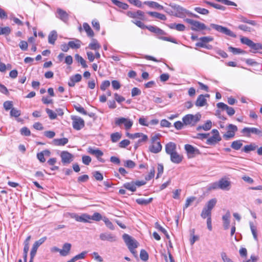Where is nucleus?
Listing matches in <instances>:
<instances>
[{
    "instance_id": "obj_1",
    "label": "nucleus",
    "mask_w": 262,
    "mask_h": 262,
    "mask_svg": "<svg viewBox=\"0 0 262 262\" xmlns=\"http://www.w3.org/2000/svg\"><path fill=\"white\" fill-rule=\"evenodd\" d=\"M169 6H170L174 10L176 11V13L174 14V16L180 17L183 18L185 16L186 14L188 15L193 16L194 17H198V16L196 14H194L183 7L176 5L174 4H170Z\"/></svg>"
},
{
    "instance_id": "obj_2",
    "label": "nucleus",
    "mask_w": 262,
    "mask_h": 262,
    "mask_svg": "<svg viewBox=\"0 0 262 262\" xmlns=\"http://www.w3.org/2000/svg\"><path fill=\"white\" fill-rule=\"evenodd\" d=\"M201 118V115L197 113L195 115L187 114L184 116L182 120L185 125L194 126L200 121Z\"/></svg>"
},
{
    "instance_id": "obj_3",
    "label": "nucleus",
    "mask_w": 262,
    "mask_h": 262,
    "mask_svg": "<svg viewBox=\"0 0 262 262\" xmlns=\"http://www.w3.org/2000/svg\"><path fill=\"white\" fill-rule=\"evenodd\" d=\"M123 238L130 251L135 254L136 253L135 249L138 247L139 244L138 242L127 234H123Z\"/></svg>"
},
{
    "instance_id": "obj_4",
    "label": "nucleus",
    "mask_w": 262,
    "mask_h": 262,
    "mask_svg": "<svg viewBox=\"0 0 262 262\" xmlns=\"http://www.w3.org/2000/svg\"><path fill=\"white\" fill-rule=\"evenodd\" d=\"M185 21L191 26V29L193 31H199L207 29L210 30L204 23L199 21L189 18L185 19Z\"/></svg>"
},
{
    "instance_id": "obj_5",
    "label": "nucleus",
    "mask_w": 262,
    "mask_h": 262,
    "mask_svg": "<svg viewBox=\"0 0 262 262\" xmlns=\"http://www.w3.org/2000/svg\"><path fill=\"white\" fill-rule=\"evenodd\" d=\"M198 40L199 41L195 43V46L196 47L204 48L209 50L212 48V46L211 45L207 44V43L213 40V38L212 36L202 37L199 38Z\"/></svg>"
},
{
    "instance_id": "obj_6",
    "label": "nucleus",
    "mask_w": 262,
    "mask_h": 262,
    "mask_svg": "<svg viewBox=\"0 0 262 262\" xmlns=\"http://www.w3.org/2000/svg\"><path fill=\"white\" fill-rule=\"evenodd\" d=\"M210 26L215 30L232 37H236V35L228 28L221 25L211 24Z\"/></svg>"
},
{
    "instance_id": "obj_7",
    "label": "nucleus",
    "mask_w": 262,
    "mask_h": 262,
    "mask_svg": "<svg viewBox=\"0 0 262 262\" xmlns=\"http://www.w3.org/2000/svg\"><path fill=\"white\" fill-rule=\"evenodd\" d=\"M115 124L119 126H121L122 124H124L125 129L128 130L132 127L133 122L128 118L121 117L115 120Z\"/></svg>"
},
{
    "instance_id": "obj_8",
    "label": "nucleus",
    "mask_w": 262,
    "mask_h": 262,
    "mask_svg": "<svg viewBox=\"0 0 262 262\" xmlns=\"http://www.w3.org/2000/svg\"><path fill=\"white\" fill-rule=\"evenodd\" d=\"M211 133L213 134V136L208 138L206 141V143L210 145H215L222 140L219 132L217 129H212Z\"/></svg>"
},
{
    "instance_id": "obj_9",
    "label": "nucleus",
    "mask_w": 262,
    "mask_h": 262,
    "mask_svg": "<svg viewBox=\"0 0 262 262\" xmlns=\"http://www.w3.org/2000/svg\"><path fill=\"white\" fill-rule=\"evenodd\" d=\"M242 133L245 135L247 137H250L251 134L260 135L262 133V131L258 128L256 127H244L241 131Z\"/></svg>"
},
{
    "instance_id": "obj_10",
    "label": "nucleus",
    "mask_w": 262,
    "mask_h": 262,
    "mask_svg": "<svg viewBox=\"0 0 262 262\" xmlns=\"http://www.w3.org/2000/svg\"><path fill=\"white\" fill-rule=\"evenodd\" d=\"M72 119L73 127L75 129L79 130L84 126V121L81 118L74 116L72 118Z\"/></svg>"
},
{
    "instance_id": "obj_11",
    "label": "nucleus",
    "mask_w": 262,
    "mask_h": 262,
    "mask_svg": "<svg viewBox=\"0 0 262 262\" xmlns=\"http://www.w3.org/2000/svg\"><path fill=\"white\" fill-rule=\"evenodd\" d=\"M61 162L64 164H69L73 161L74 156L67 151H62L60 154Z\"/></svg>"
},
{
    "instance_id": "obj_12",
    "label": "nucleus",
    "mask_w": 262,
    "mask_h": 262,
    "mask_svg": "<svg viewBox=\"0 0 262 262\" xmlns=\"http://www.w3.org/2000/svg\"><path fill=\"white\" fill-rule=\"evenodd\" d=\"M237 130V126L236 125L230 124L228 126V131L227 132L226 134L224 135L223 137L226 140L233 138L235 136V133Z\"/></svg>"
},
{
    "instance_id": "obj_13",
    "label": "nucleus",
    "mask_w": 262,
    "mask_h": 262,
    "mask_svg": "<svg viewBox=\"0 0 262 262\" xmlns=\"http://www.w3.org/2000/svg\"><path fill=\"white\" fill-rule=\"evenodd\" d=\"M126 15L130 18H137L142 20L145 19L144 12L141 10H138L136 12L127 11Z\"/></svg>"
},
{
    "instance_id": "obj_14",
    "label": "nucleus",
    "mask_w": 262,
    "mask_h": 262,
    "mask_svg": "<svg viewBox=\"0 0 262 262\" xmlns=\"http://www.w3.org/2000/svg\"><path fill=\"white\" fill-rule=\"evenodd\" d=\"M219 188L223 190H229L231 187V182L226 178H223L218 181Z\"/></svg>"
},
{
    "instance_id": "obj_15",
    "label": "nucleus",
    "mask_w": 262,
    "mask_h": 262,
    "mask_svg": "<svg viewBox=\"0 0 262 262\" xmlns=\"http://www.w3.org/2000/svg\"><path fill=\"white\" fill-rule=\"evenodd\" d=\"M99 237L100 239L103 241L114 242L117 240V237L114 234L108 232L102 233L100 234Z\"/></svg>"
},
{
    "instance_id": "obj_16",
    "label": "nucleus",
    "mask_w": 262,
    "mask_h": 262,
    "mask_svg": "<svg viewBox=\"0 0 262 262\" xmlns=\"http://www.w3.org/2000/svg\"><path fill=\"white\" fill-rule=\"evenodd\" d=\"M88 152L91 154V155H94L95 156H96V157L97 158V159L101 162H104V160H103L101 157L102 156H103V152L100 150V149H94L91 147H89L88 148Z\"/></svg>"
},
{
    "instance_id": "obj_17",
    "label": "nucleus",
    "mask_w": 262,
    "mask_h": 262,
    "mask_svg": "<svg viewBox=\"0 0 262 262\" xmlns=\"http://www.w3.org/2000/svg\"><path fill=\"white\" fill-rule=\"evenodd\" d=\"M216 106L219 108H221L223 110H226L229 116H231L235 114V111L233 107L228 106L223 102L217 103Z\"/></svg>"
},
{
    "instance_id": "obj_18",
    "label": "nucleus",
    "mask_w": 262,
    "mask_h": 262,
    "mask_svg": "<svg viewBox=\"0 0 262 262\" xmlns=\"http://www.w3.org/2000/svg\"><path fill=\"white\" fill-rule=\"evenodd\" d=\"M162 148V146L160 142H156L151 143L150 145L148 147V150L152 153L158 154L160 152Z\"/></svg>"
},
{
    "instance_id": "obj_19",
    "label": "nucleus",
    "mask_w": 262,
    "mask_h": 262,
    "mask_svg": "<svg viewBox=\"0 0 262 262\" xmlns=\"http://www.w3.org/2000/svg\"><path fill=\"white\" fill-rule=\"evenodd\" d=\"M57 13L58 14L57 17L61 20L66 23L69 20V15L66 11L61 9V8H57Z\"/></svg>"
},
{
    "instance_id": "obj_20",
    "label": "nucleus",
    "mask_w": 262,
    "mask_h": 262,
    "mask_svg": "<svg viewBox=\"0 0 262 262\" xmlns=\"http://www.w3.org/2000/svg\"><path fill=\"white\" fill-rule=\"evenodd\" d=\"M165 151L169 155L176 152V144L172 142L168 143L165 145Z\"/></svg>"
},
{
    "instance_id": "obj_21",
    "label": "nucleus",
    "mask_w": 262,
    "mask_h": 262,
    "mask_svg": "<svg viewBox=\"0 0 262 262\" xmlns=\"http://www.w3.org/2000/svg\"><path fill=\"white\" fill-rule=\"evenodd\" d=\"M171 161L176 164L180 163L183 160V156L179 155L177 151L170 155Z\"/></svg>"
},
{
    "instance_id": "obj_22",
    "label": "nucleus",
    "mask_w": 262,
    "mask_h": 262,
    "mask_svg": "<svg viewBox=\"0 0 262 262\" xmlns=\"http://www.w3.org/2000/svg\"><path fill=\"white\" fill-rule=\"evenodd\" d=\"M230 213L229 211H227L225 215L222 217L223 221V226L225 229H228L230 225Z\"/></svg>"
},
{
    "instance_id": "obj_23",
    "label": "nucleus",
    "mask_w": 262,
    "mask_h": 262,
    "mask_svg": "<svg viewBox=\"0 0 262 262\" xmlns=\"http://www.w3.org/2000/svg\"><path fill=\"white\" fill-rule=\"evenodd\" d=\"M195 105L199 107L204 106L207 104V100L204 95H200L198 96L195 103Z\"/></svg>"
},
{
    "instance_id": "obj_24",
    "label": "nucleus",
    "mask_w": 262,
    "mask_h": 262,
    "mask_svg": "<svg viewBox=\"0 0 262 262\" xmlns=\"http://www.w3.org/2000/svg\"><path fill=\"white\" fill-rule=\"evenodd\" d=\"M69 140L67 138L61 139H54L52 141V143L55 146H64L68 143Z\"/></svg>"
},
{
    "instance_id": "obj_25",
    "label": "nucleus",
    "mask_w": 262,
    "mask_h": 262,
    "mask_svg": "<svg viewBox=\"0 0 262 262\" xmlns=\"http://www.w3.org/2000/svg\"><path fill=\"white\" fill-rule=\"evenodd\" d=\"M71 248V244L70 243H65L62 247V249H60V254L61 256H67L69 253Z\"/></svg>"
},
{
    "instance_id": "obj_26",
    "label": "nucleus",
    "mask_w": 262,
    "mask_h": 262,
    "mask_svg": "<svg viewBox=\"0 0 262 262\" xmlns=\"http://www.w3.org/2000/svg\"><path fill=\"white\" fill-rule=\"evenodd\" d=\"M68 43L70 48H71L72 49H79L82 44L81 41L78 39H75L74 40L70 41Z\"/></svg>"
},
{
    "instance_id": "obj_27",
    "label": "nucleus",
    "mask_w": 262,
    "mask_h": 262,
    "mask_svg": "<svg viewBox=\"0 0 262 262\" xmlns=\"http://www.w3.org/2000/svg\"><path fill=\"white\" fill-rule=\"evenodd\" d=\"M57 38V33L55 30L52 31L48 36V42L49 43L54 45Z\"/></svg>"
},
{
    "instance_id": "obj_28",
    "label": "nucleus",
    "mask_w": 262,
    "mask_h": 262,
    "mask_svg": "<svg viewBox=\"0 0 262 262\" xmlns=\"http://www.w3.org/2000/svg\"><path fill=\"white\" fill-rule=\"evenodd\" d=\"M144 4L151 8H155L159 10H163L164 9L162 5H160L159 4L155 2L145 1L144 2Z\"/></svg>"
},
{
    "instance_id": "obj_29",
    "label": "nucleus",
    "mask_w": 262,
    "mask_h": 262,
    "mask_svg": "<svg viewBox=\"0 0 262 262\" xmlns=\"http://www.w3.org/2000/svg\"><path fill=\"white\" fill-rule=\"evenodd\" d=\"M88 48L91 50H97L101 48V46L96 39L93 38L91 42L89 45Z\"/></svg>"
},
{
    "instance_id": "obj_30",
    "label": "nucleus",
    "mask_w": 262,
    "mask_h": 262,
    "mask_svg": "<svg viewBox=\"0 0 262 262\" xmlns=\"http://www.w3.org/2000/svg\"><path fill=\"white\" fill-rule=\"evenodd\" d=\"M257 148V145L254 143H250L249 145H245L243 149V151L248 153L251 151L255 150Z\"/></svg>"
},
{
    "instance_id": "obj_31",
    "label": "nucleus",
    "mask_w": 262,
    "mask_h": 262,
    "mask_svg": "<svg viewBox=\"0 0 262 262\" xmlns=\"http://www.w3.org/2000/svg\"><path fill=\"white\" fill-rule=\"evenodd\" d=\"M217 202L216 199L213 198L210 200L204 206L205 208L211 211L212 209L215 206Z\"/></svg>"
},
{
    "instance_id": "obj_32",
    "label": "nucleus",
    "mask_w": 262,
    "mask_h": 262,
    "mask_svg": "<svg viewBox=\"0 0 262 262\" xmlns=\"http://www.w3.org/2000/svg\"><path fill=\"white\" fill-rule=\"evenodd\" d=\"M147 14H148L151 16L154 17L155 18H159L162 20H165L166 19V17L164 14L157 12H148Z\"/></svg>"
},
{
    "instance_id": "obj_33",
    "label": "nucleus",
    "mask_w": 262,
    "mask_h": 262,
    "mask_svg": "<svg viewBox=\"0 0 262 262\" xmlns=\"http://www.w3.org/2000/svg\"><path fill=\"white\" fill-rule=\"evenodd\" d=\"M83 28L87 33L88 36L90 37H93L94 35V33L90 25L86 23H84L83 24Z\"/></svg>"
},
{
    "instance_id": "obj_34",
    "label": "nucleus",
    "mask_w": 262,
    "mask_h": 262,
    "mask_svg": "<svg viewBox=\"0 0 262 262\" xmlns=\"http://www.w3.org/2000/svg\"><path fill=\"white\" fill-rule=\"evenodd\" d=\"M212 127V122L210 120H207L206 123L202 126H199L196 129L197 130H199L201 129H203L204 130H209Z\"/></svg>"
},
{
    "instance_id": "obj_35",
    "label": "nucleus",
    "mask_w": 262,
    "mask_h": 262,
    "mask_svg": "<svg viewBox=\"0 0 262 262\" xmlns=\"http://www.w3.org/2000/svg\"><path fill=\"white\" fill-rule=\"evenodd\" d=\"M123 187L125 189L129 190L132 192H135L136 190V187L135 186V184H134V182L124 183Z\"/></svg>"
},
{
    "instance_id": "obj_36",
    "label": "nucleus",
    "mask_w": 262,
    "mask_h": 262,
    "mask_svg": "<svg viewBox=\"0 0 262 262\" xmlns=\"http://www.w3.org/2000/svg\"><path fill=\"white\" fill-rule=\"evenodd\" d=\"M112 3L118 7L122 8L123 10H126L128 8V5L126 4L120 2L118 0H111Z\"/></svg>"
},
{
    "instance_id": "obj_37",
    "label": "nucleus",
    "mask_w": 262,
    "mask_h": 262,
    "mask_svg": "<svg viewBox=\"0 0 262 262\" xmlns=\"http://www.w3.org/2000/svg\"><path fill=\"white\" fill-rule=\"evenodd\" d=\"M152 200V198H150L148 199H145L144 198H139L136 199V202L141 205H147L149 204Z\"/></svg>"
},
{
    "instance_id": "obj_38",
    "label": "nucleus",
    "mask_w": 262,
    "mask_h": 262,
    "mask_svg": "<svg viewBox=\"0 0 262 262\" xmlns=\"http://www.w3.org/2000/svg\"><path fill=\"white\" fill-rule=\"evenodd\" d=\"M201 216L203 219L211 217V211L204 207L201 213Z\"/></svg>"
},
{
    "instance_id": "obj_39",
    "label": "nucleus",
    "mask_w": 262,
    "mask_h": 262,
    "mask_svg": "<svg viewBox=\"0 0 262 262\" xmlns=\"http://www.w3.org/2000/svg\"><path fill=\"white\" fill-rule=\"evenodd\" d=\"M243 145V143L240 140H236L233 141L231 145V147L232 148L235 149V150H238Z\"/></svg>"
},
{
    "instance_id": "obj_40",
    "label": "nucleus",
    "mask_w": 262,
    "mask_h": 262,
    "mask_svg": "<svg viewBox=\"0 0 262 262\" xmlns=\"http://www.w3.org/2000/svg\"><path fill=\"white\" fill-rule=\"evenodd\" d=\"M11 32V29L9 27H0V35H8Z\"/></svg>"
},
{
    "instance_id": "obj_41",
    "label": "nucleus",
    "mask_w": 262,
    "mask_h": 262,
    "mask_svg": "<svg viewBox=\"0 0 262 262\" xmlns=\"http://www.w3.org/2000/svg\"><path fill=\"white\" fill-rule=\"evenodd\" d=\"M75 57L76 60L78 62L80 63V64H81V66H82L83 68H86L88 67V66L86 64V62H85V60L81 56H80L78 54H76Z\"/></svg>"
},
{
    "instance_id": "obj_42",
    "label": "nucleus",
    "mask_w": 262,
    "mask_h": 262,
    "mask_svg": "<svg viewBox=\"0 0 262 262\" xmlns=\"http://www.w3.org/2000/svg\"><path fill=\"white\" fill-rule=\"evenodd\" d=\"M239 18L240 19V21L241 22L247 23V24H250L252 26H256V23L255 21L253 20L248 19L247 18L243 16H240L239 17Z\"/></svg>"
},
{
    "instance_id": "obj_43",
    "label": "nucleus",
    "mask_w": 262,
    "mask_h": 262,
    "mask_svg": "<svg viewBox=\"0 0 262 262\" xmlns=\"http://www.w3.org/2000/svg\"><path fill=\"white\" fill-rule=\"evenodd\" d=\"M185 149L188 154H194L195 151H198V150L195 149L193 146L190 144H186L185 145Z\"/></svg>"
},
{
    "instance_id": "obj_44",
    "label": "nucleus",
    "mask_w": 262,
    "mask_h": 262,
    "mask_svg": "<svg viewBox=\"0 0 262 262\" xmlns=\"http://www.w3.org/2000/svg\"><path fill=\"white\" fill-rule=\"evenodd\" d=\"M46 112L47 113L49 118L51 120H54L57 117V114L56 112H54L52 110H50L48 108L46 109Z\"/></svg>"
},
{
    "instance_id": "obj_45",
    "label": "nucleus",
    "mask_w": 262,
    "mask_h": 262,
    "mask_svg": "<svg viewBox=\"0 0 262 262\" xmlns=\"http://www.w3.org/2000/svg\"><path fill=\"white\" fill-rule=\"evenodd\" d=\"M111 140L113 142L118 141L121 138V134L118 132L113 133L111 136Z\"/></svg>"
},
{
    "instance_id": "obj_46",
    "label": "nucleus",
    "mask_w": 262,
    "mask_h": 262,
    "mask_svg": "<svg viewBox=\"0 0 262 262\" xmlns=\"http://www.w3.org/2000/svg\"><path fill=\"white\" fill-rule=\"evenodd\" d=\"M195 200L196 198L195 196H190L186 200V202L183 207V209L185 210V209L188 208L190 205V204Z\"/></svg>"
},
{
    "instance_id": "obj_47",
    "label": "nucleus",
    "mask_w": 262,
    "mask_h": 262,
    "mask_svg": "<svg viewBox=\"0 0 262 262\" xmlns=\"http://www.w3.org/2000/svg\"><path fill=\"white\" fill-rule=\"evenodd\" d=\"M124 166L128 168H133L136 166V163L130 160L124 161Z\"/></svg>"
},
{
    "instance_id": "obj_48",
    "label": "nucleus",
    "mask_w": 262,
    "mask_h": 262,
    "mask_svg": "<svg viewBox=\"0 0 262 262\" xmlns=\"http://www.w3.org/2000/svg\"><path fill=\"white\" fill-rule=\"evenodd\" d=\"M195 11L198 12L199 14L203 15H207L209 13V11L205 8H202L201 7H195L194 8Z\"/></svg>"
},
{
    "instance_id": "obj_49",
    "label": "nucleus",
    "mask_w": 262,
    "mask_h": 262,
    "mask_svg": "<svg viewBox=\"0 0 262 262\" xmlns=\"http://www.w3.org/2000/svg\"><path fill=\"white\" fill-rule=\"evenodd\" d=\"M250 227L251 231V232L252 233V235L253 236V237L255 240L257 241V233H256V228L254 226L253 223L250 222Z\"/></svg>"
},
{
    "instance_id": "obj_50",
    "label": "nucleus",
    "mask_w": 262,
    "mask_h": 262,
    "mask_svg": "<svg viewBox=\"0 0 262 262\" xmlns=\"http://www.w3.org/2000/svg\"><path fill=\"white\" fill-rule=\"evenodd\" d=\"M140 257L142 260L146 261L148 259V254L145 250L142 249L140 251Z\"/></svg>"
},
{
    "instance_id": "obj_51",
    "label": "nucleus",
    "mask_w": 262,
    "mask_h": 262,
    "mask_svg": "<svg viewBox=\"0 0 262 262\" xmlns=\"http://www.w3.org/2000/svg\"><path fill=\"white\" fill-rule=\"evenodd\" d=\"M90 220V215L87 214H82L79 216V221L80 222H88Z\"/></svg>"
},
{
    "instance_id": "obj_52",
    "label": "nucleus",
    "mask_w": 262,
    "mask_h": 262,
    "mask_svg": "<svg viewBox=\"0 0 262 262\" xmlns=\"http://www.w3.org/2000/svg\"><path fill=\"white\" fill-rule=\"evenodd\" d=\"M102 220L104 222L107 227L111 230H114V227L113 223L109 220V219L106 217L103 218Z\"/></svg>"
},
{
    "instance_id": "obj_53",
    "label": "nucleus",
    "mask_w": 262,
    "mask_h": 262,
    "mask_svg": "<svg viewBox=\"0 0 262 262\" xmlns=\"http://www.w3.org/2000/svg\"><path fill=\"white\" fill-rule=\"evenodd\" d=\"M21 114L20 111L15 108L13 107L10 111V116L14 117H18Z\"/></svg>"
},
{
    "instance_id": "obj_54",
    "label": "nucleus",
    "mask_w": 262,
    "mask_h": 262,
    "mask_svg": "<svg viewBox=\"0 0 262 262\" xmlns=\"http://www.w3.org/2000/svg\"><path fill=\"white\" fill-rule=\"evenodd\" d=\"M102 219L101 215L98 212H95L92 216L90 215V220L95 221H99Z\"/></svg>"
},
{
    "instance_id": "obj_55",
    "label": "nucleus",
    "mask_w": 262,
    "mask_h": 262,
    "mask_svg": "<svg viewBox=\"0 0 262 262\" xmlns=\"http://www.w3.org/2000/svg\"><path fill=\"white\" fill-rule=\"evenodd\" d=\"M241 41L242 43L246 45L247 46L250 47L253 41H252L247 37H242L241 38Z\"/></svg>"
},
{
    "instance_id": "obj_56",
    "label": "nucleus",
    "mask_w": 262,
    "mask_h": 262,
    "mask_svg": "<svg viewBox=\"0 0 262 262\" xmlns=\"http://www.w3.org/2000/svg\"><path fill=\"white\" fill-rule=\"evenodd\" d=\"M86 254V252H82V253L75 256L71 259V261L75 262L77 260L83 259Z\"/></svg>"
},
{
    "instance_id": "obj_57",
    "label": "nucleus",
    "mask_w": 262,
    "mask_h": 262,
    "mask_svg": "<svg viewBox=\"0 0 262 262\" xmlns=\"http://www.w3.org/2000/svg\"><path fill=\"white\" fill-rule=\"evenodd\" d=\"M47 237L46 236L41 237L39 240L36 241L33 246L38 248L42 244H43L46 240Z\"/></svg>"
},
{
    "instance_id": "obj_58",
    "label": "nucleus",
    "mask_w": 262,
    "mask_h": 262,
    "mask_svg": "<svg viewBox=\"0 0 262 262\" xmlns=\"http://www.w3.org/2000/svg\"><path fill=\"white\" fill-rule=\"evenodd\" d=\"M3 106L6 111L11 110L13 108V102L11 101H6L4 102Z\"/></svg>"
},
{
    "instance_id": "obj_59",
    "label": "nucleus",
    "mask_w": 262,
    "mask_h": 262,
    "mask_svg": "<svg viewBox=\"0 0 262 262\" xmlns=\"http://www.w3.org/2000/svg\"><path fill=\"white\" fill-rule=\"evenodd\" d=\"M156 227L157 229H158L165 234L167 239L169 238V235H168L167 231L161 226H160L158 223H156Z\"/></svg>"
},
{
    "instance_id": "obj_60",
    "label": "nucleus",
    "mask_w": 262,
    "mask_h": 262,
    "mask_svg": "<svg viewBox=\"0 0 262 262\" xmlns=\"http://www.w3.org/2000/svg\"><path fill=\"white\" fill-rule=\"evenodd\" d=\"M93 176L97 181H102L103 179V175L98 171H96L93 173Z\"/></svg>"
},
{
    "instance_id": "obj_61",
    "label": "nucleus",
    "mask_w": 262,
    "mask_h": 262,
    "mask_svg": "<svg viewBox=\"0 0 262 262\" xmlns=\"http://www.w3.org/2000/svg\"><path fill=\"white\" fill-rule=\"evenodd\" d=\"M161 135L160 134H152L151 136V143L160 142L159 139Z\"/></svg>"
},
{
    "instance_id": "obj_62",
    "label": "nucleus",
    "mask_w": 262,
    "mask_h": 262,
    "mask_svg": "<svg viewBox=\"0 0 262 262\" xmlns=\"http://www.w3.org/2000/svg\"><path fill=\"white\" fill-rule=\"evenodd\" d=\"M20 133L22 135L29 136L31 134L30 130L27 127H23L20 129Z\"/></svg>"
},
{
    "instance_id": "obj_63",
    "label": "nucleus",
    "mask_w": 262,
    "mask_h": 262,
    "mask_svg": "<svg viewBox=\"0 0 262 262\" xmlns=\"http://www.w3.org/2000/svg\"><path fill=\"white\" fill-rule=\"evenodd\" d=\"M110 85V82L108 80L103 81L100 85V89L105 91Z\"/></svg>"
},
{
    "instance_id": "obj_64",
    "label": "nucleus",
    "mask_w": 262,
    "mask_h": 262,
    "mask_svg": "<svg viewBox=\"0 0 262 262\" xmlns=\"http://www.w3.org/2000/svg\"><path fill=\"white\" fill-rule=\"evenodd\" d=\"M222 259L224 262H233L232 260L228 257L225 252H222L221 254Z\"/></svg>"
}]
</instances>
